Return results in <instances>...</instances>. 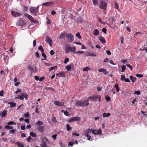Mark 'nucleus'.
Returning a JSON list of instances; mask_svg holds the SVG:
<instances>
[{"mask_svg": "<svg viewBox=\"0 0 147 147\" xmlns=\"http://www.w3.org/2000/svg\"><path fill=\"white\" fill-rule=\"evenodd\" d=\"M45 89L47 91L51 90L53 91H54L55 90V89L53 88H52L51 87H46L45 88Z\"/></svg>", "mask_w": 147, "mask_h": 147, "instance_id": "nucleus-30", "label": "nucleus"}, {"mask_svg": "<svg viewBox=\"0 0 147 147\" xmlns=\"http://www.w3.org/2000/svg\"><path fill=\"white\" fill-rule=\"evenodd\" d=\"M43 124V123L42 121H38L36 123V125H40V126L42 125Z\"/></svg>", "mask_w": 147, "mask_h": 147, "instance_id": "nucleus-35", "label": "nucleus"}, {"mask_svg": "<svg viewBox=\"0 0 147 147\" xmlns=\"http://www.w3.org/2000/svg\"><path fill=\"white\" fill-rule=\"evenodd\" d=\"M37 128L38 130L40 132H42L44 131V128L43 126H39Z\"/></svg>", "mask_w": 147, "mask_h": 147, "instance_id": "nucleus-20", "label": "nucleus"}, {"mask_svg": "<svg viewBox=\"0 0 147 147\" xmlns=\"http://www.w3.org/2000/svg\"><path fill=\"white\" fill-rule=\"evenodd\" d=\"M109 21L110 24H111V25L113 24L114 22V18L112 17H111L110 18H109Z\"/></svg>", "mask_w": 147, "mask_h": 147, "instance_id": "nucleus-28", "label": "nucleus"}, {"mask_svg": "<svg viewBox=\"0 0 147 147\" xmlns=\"http://www.w3.org/2000/svg\"><path fill=\"white\" fill-rule=\"evenodd\" d=\"M100 5L99 6V8L101 9H106L107 7V3L104 0H101L100 1Z\"/></svg>", "mask_w": 147, "mask_h": 147, "instance_id": "nucleus-3", "label": "nucleus"}, {"mask_svg": "<svg viewBox=\"0 0 147 147\" xmlns=\"http://www.w3.org/2000/svg\"><path fill=\"white\" fill-rule=\"evenodd\" d=\"M121 72H124L125 70V69H126L125 65H123L122 66H121Z\"/></svg>", "mask_w": 147, "mask_h": 147, "instance_id": "nucleus-34", "label": "nucleus"}, {"mask_svg": "<svg viewBox=\"0 0 147 147\" xmlns=\"http://www.w3.org/2000/svg\"><path fill=\"white\" fill-rule=\"evenodd\" d=\"M40 145L42 147H47V145L45 142L41 144Z\"/></svg>", "mask_w": 147, "mask_h": 147, "instance_id": "nucleus-45", "label": "nucleus"}, {"mask_svg": "<svg viewBox=\"0 0 147 147\" xmlns=\"http://www.w3.org/2000/svg\"><path fill=\"white\" fill-rule=\"evenodd\" d=\"M65 32H63L61 33L59 37V39H63L65 37Z\"/></svg>", "mask_w": 147, "mask_h": 147, "instance_id": "nucleus-16", "label": "nucleus"}, {"mask_svg": "<svg viewBox=\"0 0 147 147\" xmlns=\"http://www.w3.org/2000/svg\"><path fill=\"white\" fill-rule=\"evenodd\" d=\"M26 24L25 22L22 20H20L18 21L17 23V25L18 26H20L22 27H23Z\"/></svg>", "mask_w": 147, "mask_h": 147, "instance_id": "nucleus-11", "label": "nucleus"}, {"mask_svg": "<svg viewBox=\"0 0 147 147\" xmlns=\"http://www.w3.org/2000/svg\"><path fill=\"white\" fill-rule=\"evenodd\" d=\"M52 121L53 122H56L57 120L56 119V117H53L52 119Z\"/></svg>", "mask_w": 147, "mask_h": 147, "instance_id": "nucleus-52", "label": "nucleus"}, {"mask_svg": "<svg viewBox=\"0 0 147 147\" xmlns=\"http://www.w3.org/2000/svg\"><path fill=\"white\" fill-rule=\"evenodd\" d=\"M99 39L100 42L103 44H104L106 43V41L105 38L102 36H99Z\"/></svg>", "mask_w": 147, "mask_h": 147, "instance_id": "nucleus-15", "label": "nucleus"}, {"mask_svg": "<svg viewBox=\"0 0 147 147\" xmlns=\"http://www.w3.org/2000/svg\"><path fill=\"white\" fill-rule=\"evenodd\" d=\"M21 91V90L19 88H18L17 90L15 92V93L16 94H17L18 93L20 92Z\"/></svg>", "mask_w": 147, "mask_h": 147, "instance_id": "nucleus-63", "label": "nucleus"}, {"mask_svg": "<svg viewBox=\"0 0 147 147\" xmlns=\"http://www.w3.org/2000/svg\"><path fill=\"white\" fill-rule=\"evenodd\" d=\"M90 70V68L88 67H85V68H84L83 69V70L84 71H87L88 70Z\"/></svg>", "mask_w": 147, "mask_h": 147, "instance_id": "nucleus-49", "label": "nucleus"}, {"mask_svg": "<svg viewBox=\"0 0 147 147\" xmlns=\"http://www.w3.org/2000/svg\"><path fill=\"white\" fill-rule=\"evenodd\" d=\"M88 98H90V100L91 101H94V100L98 99L99 101L100 102V101L101 97L99 95H95L91 96H89Z\"/></svg>", "mask_w": 147, "mask_h": 147, "instance_id": "nucleus-5", "label": "nucleus"}, {"mask_svg": "<svg viewBox=\"0 0 147 147\" xmlns=\"http://www.w3.org/2000/svg\"><path fill=\"white\" fill-rule=\"evenodd\" d=\"M16 144L18 147H24L23 143L21 142H17Z\"/></svg>", "mask_w": 147, "mask_h": 147, "instance_id": "nucleus-22", "label": "nucleus"}, {"mask_svg": "<svg viewBox=\"0 0 147 147\" xmlns=\"http://www.w3.org/2000/svg\"><path fill=\"white\" fill-rule=\"evenodd\" d=\"M103 24L104 25H105L106 24H107L110 28H112L111 26L110 25V24H109L108 23L106 22H103L101 24Z\"/></svg>", "mask_w": 147, "mask_h": 147, "instance_id": "nucleus-57", "label": "nucleus"}, {"mask_svg": "<svg viewBox=\"0 0 147 147\" xmlns=\"http://www.w3.org/2000/svg\"><path fill=\"white\" fill-rule=\"evenodd\" d=\"M86 136L88 138L87 140L90 141H92V139L91 138V136L89 135L88 132H86L85 134Z\"/></svg>", "mask_w": 147, "mask_h": 147, "instance_id": "nucleus-21", "label": "nucleus"}, {"mask_svg": "<svg viewBox=\"0 0 147 147\" xmlns=\"http://www.w3.org/2000/svg\"><path fill=\"white\" fill-rule=\"evenodd\" d=\"M54 103L56 105L58 106H62L64 104L63 102H60L59 100L55 101L54 102Z\"/></svg>", "mask_w": 147, "mask_h": 147, "instance_id": "nucleus-9", "label": "nucleus"}, {"mask_svg": "<svg viewBox=\"0 0 147 147\" xmlns=\"http://www.w3.org/2000/svg\"><path fill=\"white\" fill-rule=\"evenodd\" d=\"M62 112H63L64 114L67 116H68L70 115L69 112L67 110L64 111V110H62L61 111Z\"/></svg>", "mask_w": 147, "mask_h": 147, "instance_id": "nucleus-26", "label": "nucleus"}, {"mask_svg": "<svg viewBox=\"0 0 147 147\" xmlns=\"http://www.w3.org/2000/svg\"><path fill=\"white\" fill-rule=\"evenodd\" d=\"M66 69L68 71H71V67L70 65H67L65 67Z\"/></svg>", "mask_w": 147, "mask_h": 147, "instance_id": "nucleus-36", "label": "nucleus"}, {"mask_svg": "<svg viewBox=\"0 0 147 147\" xmlns=\"http://www.w3.org/2000/svg\"><path fill=\"white\" fill-rule=\"evenodd\" d=\"M121 80L122 81H124L127 82H130V81L128 78H125V75H122L121 78Z\"/></svg>", "mask_w": 147, "mask_h": 147, "instance_id": "nucleus-8", "label": "nucleus"}, {"mask_svg": "<svg viewBox=\"0 0 147 147\" xmlns=\"http://www.w3.org/2000/svg\"><path fill=\"white\" fill-rule=\"evenodd\" d=\"M45 41L46 42L48 43L51 46V43L52 42V40L48 36H47L46 37Z\"/></svg>", "mask_w": 147, "mask_h": 147, "instance_id": "nucleus-14", "label": "nucleus"}, {"mask_svg": "<svg viewBox=\"0 0 147 147\" xmlns=\"http://www.w3.org/2000/svg\"><path fill=\"white\" fill-rule=\"evenodd\" d=\"M30 116V114L29 112H27L24 114V116L26 117H29Z\"/></svg>", "mask_w": 147, "mask_h": 147, "instance_id": "nucleus-46", "label": "nucleus"}, {"mask_svg": "<svg viewBox=\"0 0 147 147\" xmlns=\"http://www.w3.org/2000/svg\"><path fill=\"white\" fill-rule=\"evenodd\" d=\"M141 34V33L140 32H137L135 34V35L138 36V37H140Z\"/></svg>", "mask_w": 147, "mask_h": 147, "instance_id": "nucleus-55", "label": "nucleus"}, {"mask_svg": "<svg viewBox=\"0 0 147 147\" xmlns=\"http://www.w3.org/2000/svg\"><path fill=\"white\" fill-rule=\"evenodd\" d=\"M42 56L44 58H47V56L44 53V52H42L41 53Z\"/></svg>", "mask_w": 147, "mask_h": 147, "instance_id": "nucleus-58", "label": "nucleus"}, {"mask_svg": "<svg viewBox=\"0 0 147 147\" xmlns=\"http://www.w3.org/2000/svg\"><path fill=\"white\" fill-rule=\"evenodd\" d=\"M7 114V111L6 110H4L2 113L1 117H3L6 116Z\"/></svg>", "mask_w": 147, "mask_h": 147, "instance_id": "nucleus-27", "label": "nucleus"}, {"mask_svg": "<svg viewBox=\"0 0 147 147\" xmlns=\"http://www.w3.org/2000/svg\"><path fill=\"white\" fill-rule=\"evenodd\" d=\"M86 56H92L95 57L96 56V54L95 53H94L89 52L86 54Z\"/></svg>", "mask_w": 147, "mask_h": 147, "instance_id": "nucleus-18", "label": "nucleus"}, {"mask_svg": "<svg viewBox=\"0 0 147 147\" xmlns=\"http://www.w3.org/2000/svg\"><path fill=\"white\" fill-rule=\"evenodd\" d=\"M99 33L98 30L97 29H95L94 31L93 34L95 36H97Z\"/></svg>", "mask_w": 147, "mask_h": 147, "instance_id": "nucleus-23", "label": "nucleus"}, {"mask_svg": "<svg viewBox=\"0 0 147 147\" xmlns=\"http://www.w3.org/2000/svg\"><path fill=\"white\" fill-rule=\"evenodd\" d=\"M24 16H25L31 22H33L34 20V18L31 15L27 13H25L24 15Z\"/></svg>", "mask_w": 147, "mask_h": 147, "instance_id": "nucleus-13", "label": "nucleus"}, {"mask_svg": "<svg viewBox=\"0 0 147 147\" xmlns=\"http://www.w3.org/2000/svg\"><path fill=\"white\" fill-rule=\"evenodd\" d=\"M74 144V142H70L68 143V146L72 147Z\"/></svg>", "mask_w": 147, "mask_h": 147, "instance_id": "nucleus-43", "label": "nucleus"}, {"mask_svg": "<svg viewBox=\"0 0 147 147\" xmlns=\"http://www.w3.org/2000/svg\"><path fill=\"white\" fill-rule=\"evenodd\" d=\"M38 49L40 50L42 52H44V50L43 48L41 46H40L38 48Z\"/></svg>", "mask_w": 147, "mask_h": 147, "instance_id": "nucleus-44", "label": "nucleus"}, {"mask_svg": "<svg viewBox=\"0 0 147 147\" xmlns=\"http://www.w3.org/2000/svg\"><path fill=\"white\" fill-rule=\"evenodd\" d=\"M77 20L78 22L79 23H82L83 22V19L80 18H78Z\"/></svg>", "mask_w": 147, "mask_h": 147, "instance_id": "nucleus-37", "label": "nucleus"}, {"mask_svg": "<svg viewBox=\"0 0 147 147\" xmlns=\"http://www.w3.org/2000/svg\"><path fill=\"white\" fill-rule=\"evenodd\" d=\"M92 133L95 135L97 134L100 135L102 133L101 130L99 129L98 130H94L92 131Z\"/></svg>", "mask_w": 147, "mask_h": 147, "instance_id": "nucleus-10", "label": "nucleus"}, {"mask_svg": "<svg viewBox=\"0 0 147 147\" xmlns=\"http://www.w3.org/2000/svg\"><path fill=\"white\" fill-rule=\"evenodd\" d=\"M56 76H58L59 77H64L65 75L63 72H60L57 74Z\"/></svg>", "mask_w": 147, "mask_h": 147, "instance_id": "nucleus-17", "label": "nucleus"}, {"mask_svg": "<svg viewBox=\"0 0 147 147\" xmlns=\"http://www.w3.org/2000/svg\"><path fill=\"white\" fill-rule=\"evenodd\" d=\"M57 68V67L56 66H54L52 67H51L50 69H49V71H51L52 70L56 68Z\"/></svg>", "mask_w": 147, "mask_h": 147, "instance_id": "nucleus-53", "label": "nucleus"}, {"mask_svg": "<svg viewBox=\"0 0 147 147\" xmlns=\"http://www.w3.org/2000/svg\"><path fill=\"white\" fill-rule=\"evenodd\" d=\"M29 96L26 93H21L20 95H18L16 98L19 99L21 100H23L25 98L26 100H27L28 99Z\"/></svg>", "mask_w": 147, "mask_h": 147, "instance_id": "nucleus-2", "label": "nucleus"}, {"mask_svg": "<svg viewBox=\"0 0 147 147\" xmlns=\"http://www.w3.org/2000/svg\"><path fill=\"white\" fill-rule=\"evenodd\" d=\"M7 125H16V123H15L14 121H11L9 122H8L7 123Z\"/></svg>", "mask_w": 147, "mask_h": 147, "instance_id": "nucleus-33", "label": "nucleus"}, {"mask_svg": "<svg viewBox=\"0 0 147 147\" xmlns=\"http://www.w3.org/2000/svg\"><path fill=\"white\" fill-rule=\"evenodd\" d=\"M72 48L71 47H70L69 45H68L66 46L65 50H70Z\"/></svg>", "mask_w": 147, "mask_h": 147, "instance_id": "nucleus-42", "label": "nucleus"}, {"mask_svg": "<svg viewBox=\"0 0 147 147\" xmlns=\"http://www.w3.org/2000/svg\"><path fill=\"white\" fill-rule=\"evenodd\" d=\"M66 127H67V131H69L72 129V128L68 124H67V125Z\"/></svg>", "mask_w": 147, "mask_h": 147, "instance_id": "nucleus-41", "label": "nucleus"}, {"mask_svg": "<svg viewBox=\"0 0 147 147\" xmlns=\"http://www.w3.org/2000/svg\"><path fill=\"white\" fill-rule=\"evenodd\" d=\"M57 135L56 134L53 135L52 136V137L54 140H55L57 139Z\"/></svg>", "mask_w": 147, "mask_h": 147, "instance_id": "nucleus-61", "label": "nucleus"}, {"mask_svg": "<svg viewBox=\"0 0 147 147\" xmlns=\"http://www.w3.org/2000/svg\"><path fill=\"white\" fill-rule=\"evenodd\" d=\"M30 135L32 137H34L36 136V134L32 132H30Z\"/></svg>", "mask_w": 147, "mask_h": 147, "instance_id": "nucleus-39", "label": "nucleus"}, {"mask_svg": "<svg viewBox=\"0 0 147 147\" xmlns=\"http://www.w3.org/2000/svg\"><path fill=\"white\" fill-rule=\"evenodd\" d=\"M66 37L67 38H69V42H71L74 39V38L73 35L70 33L67 34H66Z\"/></svg>", "mask_w": 147, "mask_h": 147, "instance_id": "nucleus-6", "label": "nucleus"}, {"mask_svg": "<svg viewBox=\"0 0 147 147\" xmlns=\"http://www.w3.org/2000/svg\"><path fill=\"white\" fill-rule=\"evenodd\" d=\"M136 77H139L140 78H142L143 77V74H136Z\"/></svg>", "mask_w": 147, "mask_h": 147, "instance_id": "nucleus-50", "label": "nucleus"}, {"mask_svg": "<svg viewBox=\"0 0 147 147\" xmlns=\"http://www.w3.org/2000/svg\"><path fill=\"white\" fill-rule=\"evenodd\" d=\"M93 3L95 6L97 5L98 4V0H92Z\"/></svg>", "mask_w": 147, "mask_h": 147, "instance_id": "nucleus-32", "label": "nucleus"}, {"mask_svg": "<svg viewBox=\"0 0 147 147\" xmlns=\"http://www.w3.org/2000/svg\"><path fill=\"white\" fill-rule=\"evenodd\" d=\"M134 94H137V95H139L140 94V91L138 90L137 91H136L134 92Z\"/></svg>", "mask_w": 147, "mask_h": 147, "instance_id": "nucleus-64", "label": "nucleus"}, {"mask_svg": "<svg viewBox=\"0 0 147 147\" xmlns=\"http://www.w3.org/2000/svg\"><path fill=\"white\" fill-rule=\"evenodd\" d=\"M8 104H10V107L11 108H13L16 105V103L13 102V101L9 102L8 103Z\"/></svg>", "mask_w": 147, "mask_h": 147, "instance_id": "nucleus-19", "label": "nucleus"}, {"mask_svg": "<svg viewBox=\"0 0 147 147\" xmlns=\"http://www.w3.org/2000/svg\"><path fill=\"white\" fill-rule=\"evenodd\" d=\"M74 121H80V118L79 117H73Z\"/></svg>", "mask_w": 147, "mask_h": 147, "instance_id": "nucleus-31", "label": "nucleus"}, {"mask_svg": "<svg viewBox=\"0 0 147 147\" xmlns=\"http://www.w3.org/2000/svg\"><path fill=\"white\" fill-rule=\"evenodd\" d=\"M126 65L129 68L130 70L132 71V67L129 64H127Z\"/></svg>", "mask_w": 147, "mask_h": 147, "instance_id": "nucleus-48", "label": "nucleus"}, {"mask_svg": "<svg viewBox=\"0 0 147 147\" xmlns=\"http://www.w3.org/2000/svg\"><path fill=\"white\" fill-rule=\"evenodd\" d=\"M76 36L80 40L82 39V37L80 36V32H78L76 35Z\"/></svg>", "mask_w": 147, "mask_h": 147, "instance_id": "nucleus-38", "label": "nucleus"}, {"mask_svg": "<svg viewBox=\"0 0 147 147\" xmlns=\"http://www.w3.org/2000/svg\"><path fill=\"white\" fill-rule=\"evenodd\" d=\"M38 7L39 5L37 7H31L30 8V12L33 13L34 16H36L37 15L36 11L38 10Z\"/></svg>", "mask_w": 147, "mask_h": 147, "instance_id": "nucleus-4", "label": "nucleus"}, {"mask_svg": "<svg viewBox=\"0 0 147 147\" xmlns=\"http://www.w3.org/2000/svg\"><path fill=\"white\" fill-rule=\"evenodd\" d=\"M69 59L68 58H65V59L64 61V63L65 64L66 63L68 62L69 61Z\"/></svg>", "mask_w": 147, "mask_h": 147, "instance_id": "nucleus-56", "label": "nucleus"}, {"mask_svg": "<svg viewBox=\"0 0 147 147\" xmlns=\"http://www.w3.org/2000/svg\"><path fill=\"white\" fill-rule=\"evenodd\" d=\"M70 51L74 53H76V52L75 51V48L74 47H72V48L70 49Z\"/></svg>", "mask_w": 147, "mask_h": 147, "instance_id": "nucleus-40", "label": "nucleus"}, {"mask_svg": "<svg viewBox=\"0 0 147 147\" xmlns=\"http://www.w3.org/2000/svg\"><path fill=\"white\" fill-rule=\"evenodd\" d=\"M105 100L107 101H109L110 100L111 98L110 97L107 96L105 97Z\"/></svg>", "mask_w": 147, "mask_h": 147, "instance_id": "nucleus-54", "label": "nucleus"}, {"mask_svg": "<svg viewBox=\"0 0 147 147\" xmlns=\"http://www.w3.org/2000/svg\"><path fill=\"white\" fill-rule=\"evenodd\" d=\"M35 56L37 58H39V54L38 52H36Z\"/></svg>", "mask_w": 147, "mask_h": 147, "instance_id": "nucleus-62", "label": "nucleus"}, {"mask_svg": "<svg viewBox=\"0 0 147 147\" xmlns=\"http://www.w3.org/2000/svg\"><path fill=\"white\" fill-rule=\"evenodd\" d=\"M54 3L53 2H47L43 3L42 5L47 7H49L53 5Z\"/></svg>", "mask_w": 147, "mask_h": 147, "instance_id": "nucleus-12", "label": "nucleus"}, {"mask_svg": "<svg viewBox=\"0 0 147 147\" xmlns=\"http://www.w3.org/2000/svg\"><path fill=\"white\" fill-rule=\"evenodd\" d=\"M129 78L133 83L135 82L136 79V78L133 77L132 76H130Z\"/></svg>", "mask_w": 147, "mask_h": 147, "instance_id": "nucleus-29", "label": "nucleus"}, {"mask_svg": "<svg viewBox=\"0 0 147 147\" xmlns=\"http://www.w3.org/2000/svg\"><path fill=\"white\" fill-rule=\"evenodd\" d=\"M101 31L105 34L107 33V29L105 28H103L102 29Z\"/></svg>", "mask_w": 147, "mask_h": 147, "instance_id": "nucleus-59", "label": "nucleus"}, {"mask_svg": "<svg viewBox=\"0 0 147 147\" xmlns=\"http://www.w3.org/2000/svg\"><path fill=\"white\" fill-rule=\"evenodd\" d=\"M114 87L116 88L117 91L118 92L119 91V89L118 88V85L117 84H116L114 86Z\"/></svg>", "mask_w": 147, "mask_h": 147, "instance_id": "nucleus-51", "label": "nucleus"}, {"mask_svg": "<svg viewBox=\"0 0 147 147\" xmlns=\"http://www.w3.org/2000/svg\"><path fill=\"white\" fill-rule=\"evenodd\" d=\"M16 131L15 129H11L9 131V133L10 134H14Z\"/></svg>", "mask_w": 147, "mask_h": 147, "instance_id": "nucleus-47", "label": "nucleus"}, {"mask_svg": "<svg viewBox=\"0 0 147 147\" xmlns=\"http://www.w3.org/2000/svg\"><path fill=\"white\" fill-rule=\"evenodd\" d=\"M110 115L111 114L109 113H104L102 114V116L104 117H109Z\"/></svg>", "mask_w": 147, "mask_h": 147, "instance_id": "nucleus-25", "label": "nucleus"}, {"mask_svg": "<svg viewBox=\"0 0 147 147\" xmlns=\"http://www.w3.org/2000/svg\"><path fill=\"white\" fill-rule=\"evenodd\" d=\"M11 15L13 17H20L21 14L20 13L12 11L11 12Z\"/></svg>", "mask_w": 147, "mask_h": 147, "instance_id": "nucleus-7", "label": "nucleus"}, {"mask_svg": "<svg viewBox=\"0 0 147 147\" xmlns=\"http://www.w3.org/2000/svg\"><path fill=\"white\" fill-rule=\"evenodd\" d=\"M89 100L86 99L84 102L81 100H77L76 103V105L77 106L81 107H84L85 106H88L89 105Z\"/></svg>", "mask_w": 147, "mask_h": 147, "instance_id": "nucleus-1", "label": "nucleus"}, {"mask_svg": "<svg viewBox=\"0 0 147 147\" xmlns=\"http://www.w3.org/2000/svg\"><path fill=\"white\" fill-rule=\"evenodd\" d=\"M9 125H6L5 126V128L7 130H9L10 129H13V126Z\"/></svg>", "mask_w": 147, "mask_h": 147, "instance_id": "nucleus-24", "label": "nucleus"}, {"mask_svg": "<svg viewBox=\"0 0 147 147\" xmlns=\"http://www.w3.org/2000/svg\"><path fill=\"white\" fill-rule=\"evenodd\" d=\"M47 24H51V21L50 19H47Z\"/></svg>", "mask_w": 147, "mask_h": 147, "instance_id": "nucleus-60", "label": "nucleus"}]
</instances>
